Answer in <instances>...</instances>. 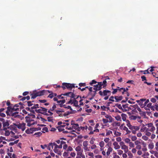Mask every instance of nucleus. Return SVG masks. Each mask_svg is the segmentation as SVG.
<instances>
[{"label":"nucleus","mask_w":158,"mask_h":158,"mask_svg":"<svg viewBox=\"0 0 158 158\" xmlns=\"http://www.w3.org/2000/svg\"><path fill=\"white\" fill-rule=\"evenodd\" d=\"M61 87L63 90H64L66 88L68 89H71L72 88H75V84H70L67 83H63Z\"/></svg>","instance_id":"nucleus-1"},{"label":"nucleus","mask_w":158,"mask_h":158,"mask_svg":"<svg viewBox=\"0 0 158 158\" xmlns=\"http://www.w3.org/2000/svg\"><path fill=\"white\" fill-rule=\"evenodd\" d=\"M47 109L46 108L40 106V109L35 110V111L38 113H40L43 114L45 112H47Z\"/></svg>","instance_id":"nucleus-2"},{"label":"nucleus","mask_w":158,"mask_h":158,"mask_svg":"<svg viewBox=\"0 0 158 158\" xmlns=\"http://www.w3.org/2000/svg\"><path fill=\"white\" fill-rule=\"evenodd\" d=\"M73 121H72L71 122V125H72V127H69V129L70 130H72L73 129L80 131V127L79 126V125L77 123H73L72 122Z\"/></svg>","instance_id":"nucleus-3"},{"label":"nucleus","mask_w":158,"mask_h":158,"mask_svg":"<svg viewBox=\"0 0 158 158\" xmlns=\"http://www.w3.org/2000/svg\"><path fill=\"white\" fill-rule=\"evenodd\" d=\"M98 93L101 96H106L111 94V91L109 90H105L103 92L99 91Z\"/></svg>","instance_id":"nucleus-4"},{"label":"nucleus","mask_w":158,"mask_h":158,"mask_svg":"<svg viewBox=\"0 0 158 158\" xmlns=\"http://www.w3.org/2000/svg\"><path fill=\"white\" fill-rule=\"evenodd\" d=\"M103 84L102 82H98V84L94 85V87L93 88L94 90L96 91L100 90L102 89V86Z\"/></svg>","instance_id":"nucleus-5"},{"label":"nucleus","mask_w":158,"mask_h":158,"mask_svg":"<svg viewBox=\"0 0 158 158\" xmlns=\"http://www.w3.org/2000/svg\"><path fill=\"white\" fill-rule=\"evenodd\" d=\"M139 128V126L132 125H131L129 128V129L132 131V133L134 134H136V131H138Z\"/></svg>","instance_id":"nucleus-6"},{"label":"nucleus","mask_w":158,"mask_h":158,"mask_svg":"<svg viewBox=\"0 0 158 158\" xmlns=\"http://www.w3.org/2000/svg\"><path fill=\"white\" fill-rule=\"evenodd\" d=\"M68 104H73V106H74L77 107H80V106L78 105V102L77 100H73L71 99L67 103Z\"/></svg>","instance_id":"nucleus-7"},{"label":"nucleus","mask_w":158,"mask_h":158,"mask_svg":"<svg viewBox=\"0 0 158 158\" xmlns=\"http://www.w3.org/2000/svg\"><path fill=\"white\" fill-rule=\"evenodd\" d=\"M26 123H19L17 124V127L19 129H21L23 131L25 129Z\"/></svg>","instance_id":"nucleus-8"},{"label":"nucleus","mask_w":158,"mask_h":158,"mask_svg":"<svg viewBox=\"0 0 158 158\" xmlns=\"http://www.w3.org/2000/svg\"><path fill=\"white\" fill-rule=\"evenodd\" d=\"M46 91H47L44 90L40 91H35V93L36 95H37V97L40 96L44 95V93Z\"/></svg>","instance_id":"nucleus-9"},{"label":"nucleus","mask_w":158,"mask_h":158,"mask_svg":"<svg viewBox=\"0 0 158 158\" xmlns=\"http://www.w3.org/2000/svg\"><path fill=\"white\" fill-rule=\"evenodd\" d=\"M46 91H47L44 90L40 91H35V93L36 95H37V97L40 96L44 95V93Z\"/></svg>","instance_id":"nucleus-10"},{"label":"nucleus","mask_w":158,"mask_h":158,"mask_svg":"<svg viewBox=\"0 0 158 158\" xmlns=\"http://www.w3.org/2000/svg\"><path fill=\"white\" fill-rule=\"evenodd\" d=\"M17 124L13 123L10 126L8 127V129H10L12 130H16L17 128Z\"/></svg>","instance_id":"nucleus-11"},{"label":"nucleus","mask_w":158,"mask_h":158,"mask_svg":"<svg viewBox=\"0 0 158 158\" xmlns=\"http://www.w3.org/2000/svg\"><path fill=\"white\" fill-rule=\"evenodd\" d=\"M63 96L70 97L71 98H74V94L72 92H68L63 94Z\"/></svg>","instance_id":"nucleus-12"},{"label":"nucleus","mask_w":158,"mask_h":158,"mask_svg":"<svg viewBox=\"0 0 158 158\" xmlns=\"http://www.w3.org/2000/svg\"><path fill=\"white\" fill-rule=\"evenodd\" d=\"M9 125V121L8 120H6V121L3 122V128H8V127Z\"/></svg>","instance_id":"nucleus-13"},{"label":"nucleus","mask_w":158,"mask_h":158,"mask_svg":"<svg viewBox=\"0 0 158 158\" xmlns=\"http://www.w3.org/2000/svg\"><path fill=\"white\" fill-rule=\"evenodd\" d=\"M114 98L116 100L115 102H118L123 99V97L122 96H115L114 97Z\"/></svg>","instance_id":"nucleus-14"},{"label":"nucleus","mask_w":158,"mask_h":158,"mask_svg":"<svg viewBox=\"0 0 158 158\" xmlns=\"http://www.w3.org/2000/svg\"><path fill=\"white\" fill-rule=\"evenodd\" d=\"M128 89L127 88H126V89L124 88H121L120 89H118L119 91H122V94H124V92H127L128 90Z\"/></svg>","instance_id":"nucleus-15"},{"label":"nucleus","mask_w":158,"mask_h":158,"mask_svg":"<svg viewBox=\"0 0 158 158\" xmlns=\"http://www.w3.org/2000/svg\"><path fill=\"white\" fill-rule=\"evenodd\" d=\"M121 148L122 149L124 150V152L125 153H127L128 151V147L125 145L121 147Z\"/></svg>","instance_id":"nucleus-16"},{"label":"nucleus","mask_w":158,"mask_h":158,"mask_svg":"<svg viewBox=\"0 0 158 158\" xmlns=\"http://www.w3.org/2000/svg\"><path fill=\"white\" fill-rule=\"evenodd\" d=\"M58 148L56 146L54 147V148L53 150L54 152L57 153L58 155H60L61 152L60 151H59L58 149Z\"/></svg>","instance_id":"nucleus-17"},{"label":"nucleus","mask_w":158,"mask_h":158,"mask_svg":"<svg viewBox=\"0 0 158 158\" xmlns=\"http://www.w3.org/2000/svg\"><path fill=\"white\" fill-rule=\"evenodd\" d=\"M3 130L5 132V136H8L10 135V132L9 131L7 130V128H3Z\"/></svg>","instance_id":"nucleus-18"},{"label":"nucleus","mask_w":158,"mask_h":158,"mask_svg":"<svg viewBox=\"0 0 158 158\" xmlns=\"http://www.w3.org/2000/svg\"><path fill=\"white\" fill-rule=\"evenodd\" d=\"M113 145L114 146V148L116 149H117L120 148V146L118 145V143L116 142H114L113 143Z\"/></svg>","instance_id":"nucleus-19"},{"label":"nucleus","mask_w":158,"mask_h":158,"mask_svg":"<svg viewBox=\"0 0 158 158\" xmlns=\"http://www.w3.org/2000/svg\"><path fill=\"white\" fill-rule=\"evenodd\" d=\"M41 129V128L40 127H33V128H30V130H31L32 131H38L39 130H40Z\"/></svg>","instance_id":"nucleus-20"},{"label":"nucleus","mask_w":158,"mask_h":158,"mask_svg":"<svg viewBox=\"0 0 158 158\" xmlns=\"http://www.w3.org/2000/svg\"><path fill=\"white\" fill-rule=\"evenodd\" d=\"M123 130L126 131V134H130L131 132V131L129 130L128 128L126 126H124L123 127Z\"/></svg>","instance_id":"nucleus-21"},{"label":"nucleus","mask_w":158,"mask_h":158,"mask_svg":"<svg viewBox=\"0 0 158 158\" xmlns=\"http://www.w3.org/2000/svg\"><path fill=\"white\" fill-rule=\"evenodd\" d=\"M152 128H147L146 127V131L153 132L156 130L155 127H152Z\"/></svg>","instance_id":"nucleus-22"},{"label":"nucleus","mask_w":158,"mask_h":158,"mask_svg":"<svg viewBox=\"0 0 158 158\" xmlns=\"http://www.w3.org/2000/svg\"><path fill=\"white\" fill-rule=\"evenodd\" d=\"M113 150V149L110 147H109L107 150V151L106 152V155L107 156H108L110 154V152H112Z\"/></svg>","instance_id":"nucleus-23"},{"label":"nucleus","mask_w":158,"mask_h":158,"mask_svg":"<svg viewBox=\"0 0 158 158\" xmlns=\"http://www.w3.org/2000/svg\"><path fill=\"white\" fill-rule=\"evenodd\" d=\"M19 112H16L14 113H12L11 114V116L14 117L15 118H16L18 117L19 115L18 114Z\"/></svg>","instance_id":"nucleus-24"},{"label":"nucleus","mask_w":158,"mask_h":158,"mask_svg":"<svg viewBox=\"0 0 158 158\" xmlns=\"http://www.w3.org/2000/svg\"><path fill=\"white\" fill-rule=\"evenodd\" d=\"M142 144L144 148H142V150L143 152H146L147 151V148H146V144L144 142L142 143Z\"/></svg>","instance_id":"nucleus-25"},{"label":"nucleus","mask_w":158,"mask_h":158,"mask_svg":"<svg viewBox=\"0 0 158 158\" xmlns=\"http://www.w3.org/2000/svg\"><path fill=\"white\" fill-rule=\"evenodd\" d=\"M105 117L106 118H108L109 119V122H112V118L111 116L109 114H106L105 115Z\"/></svg>","instance_id":"nucleus-26"},{"label":"nucleus","mask_w":158,"mask_h":158,"mask_svg":"<svg viewBox=\"0 0 158 158\" xmlns=\"http://www.w3.org/2000/svg\"><path fill=\"white\" fill-rule=\"evenodd\" d=\"M121 116L122 117V119L124 121H125L126 120H127L126 118L127 117V115L126 114L122 113L121 114Z\"/></svg>","instance_id":"nucleus-27"},{"label":"nucleus","mask_w":158,"mask_h":158,"mask_svg":"<svg viewBox=\"0 0 158 158\" xmlns=\"http://www.w3.org/2000/svg\"><path fill=\"white\" fill-rule=\"evenodd\" d=\"M30 96H31V98L33 99L37 97V95H36L35 93V91H34L33 93L30 94Z\"/></svg>","instance_id":"nucleus-28"},{"label":"nucleus","mask_w":158,"mask_h":158,"mask_svg":"<svg viewBox=\"0 0 158 158\" xmlns=\"http://www.w3.org/2000/svg\"><path fill=\"white\" fill-rule=\"evenodd\" d=\"M19 141V140H17L14 142H10L9 143V145L10 146L13 145L14 144L17 143Z\"/></svg>","instance_id":"nucleus-29"},{"label":"nucleus","mask_w":158,"mask_h":158,"mask_svg":"<svg viewBox=\"0 0 158 158\" xmlns=\"http://www.w3.org/2000/svg\"><path fill=\"white\" fill-rule=\"evenodd\" d=\"M129 118L131 120H135L137 118V116L133 115H131L129 116Z\"/></svg>","instance_id":"nucleus-30"},{"label":"nucleus","mask_w":158,"mask_h":158,"mask_svg":"<svg viewBox=\"0 0 158 158\" xmlns=\"http://www.w3.org/2000/svg\"><path fill=\"white\" fill-rule=\"evenodd\" d=\"M126 123L127 126L129 128L132 125L130 124V122L128 120H127L125 121Z\"/></svg>","instance_id":"nucleus-31"},{"label":"nucleus","mask_w":158,"mask_h":158,"mask_svg":"<svg viewBox=\"0 0 158 158\" xmlns=\"http://www.w3.org/2000/svg\"><path fill=\"white\" fill-rule=\"evenodd\" d=\"M146 126H147L149 128L151 127V128H152V127H155L153 126V124L151 123L146 124Z\"/></svg>","instance_id":"nucleus-32"},{"label":"nucleus","mask_w":158,"mask_h":158,"mask_svg":"<svg viewBox=\"0 0 158 158\" xmlns=\"http://www.w3.org/2000/svg\"><path fill=\"white\" fill-rule=\"evenodd\" d=\"M34 101H27V105L28 106H32L33 105V104L32 103L33 102H34Z\"/></svg>","instance_id":"nucleus-33"},{"label":"nucleus","mask_w":158,"mask_h":158,"mask_svg":"<svg viewBox=\"0 0 158 158\" xmlns=\"http://www.w3.org/2000/svg\"><path fill=\"white\" fill-rule=\"evenodd\" d=\"M115 106L117 107L119 109L122 110L123 111V109L120 104L117 103L115 104Z\"/></svg>","instance_id":"nucleus-34"},{"label":"nucleus","mask_w":158,"mask_h":158,"mask_svg":"<svg viewBox=\"0 0 158 158\" xmlns=\"http://www.w3.org/2000/svg\"><path fill=\"white\" fill-rule=\"evenodd\" d=\"M42 134V133L41 132H38L35 133L34 134V135H36L37 137L40 136Z\"/></svg>","instance_id":"nucleus-35"},{"label":"nucleus","mask_w":158,"mask_h":158,"mask_svg":"<svg viewBox=\"0 0 158 158\" xmlns=\"http://www.w3.org/2000/svg\"><path fill=\"white\" fill-rule=\"evenodd\" d=\"M32 132L33 131H31V130H30V128L29 129H28L25 131V132L27 134H32Z\"/></svg>","instance_id":"nucleus-36"},{"label":"nucleus","mask_w":158,"mask_h":158,"mask_svg":"<svg viewBox=\"0 0 158 158\" xmlns=\"http://www.w3.org/2000/svg\"><path fill=\"white\" fill-rule=\"evenodd\" d=\"M65 99H63L62 100H58L57 103L59 104L61 103H64L65 102Z\"/></svg>","instance_id":"nucleus-37"},{"label":"nucleus","mask_w":158,"mask_h":158,"mask_svg":"<svg viewBox=\"0 0 158 158\" xmlns=\"http://www.w3.org/2000/svg\"><path fill=\"white\" fill-rule=\"evenodd\" d=\"M148 148L151 149H152L154 147V145L153 143H150L148 145Z\"/></svg>","instance_id":"nucleus-38"},{"label":"nucleus","mask_w":158,"mask_h":158,"mask_svg":"<svg viewBox=\"0 0 158 158\" xmlns=\"http://www.w3.org/2000/svg\"><path fill=\"white\" fill-rule=\"evenodd\" d=\"M88 144V141L86 140L84 141L83 143V145L84 147L87 146Z\"/></svg>","instance_id":"nucleus-39"},{"label":"nucleus","mask_w":158,"mask_h":158,"mask_svg":"<svg viewBox=\"0 0 158 158\" xmlns=\"http://www.w3.org/2000/svg\"><path fill=\"white\" fill-rule=\"evenodd\" d=\"M97 83V82L95 81V80H94L92 81L89 83V84L91 85H93L94 84H95Z\"/></svg>","instance_id":"nucleus-40"},{"label":"nucleus","mask_w":158,"mask_h":158,"mask_svg":"<svg viewBox=\"0 0 158 158\" xmlns=\"http://www.w3.org/2000/svg\"><path fill=\"white\" fill-rule=\"evenodd\" d=\"M81 147L78 146H77L76 148H75V150L77 152H80L81 151Z\"/></svg>","instance_id":"nucleus-41"},{"label":"nucleus","mask_w":158,"mask_h":158,"mask_svg":"<svg viewBox=\"0 0 158 158\" xmlns=\"http://www.w3.org/2000/svg\"><path fill=\"white\" fill-rule=\"evenodd\" d=\"M129 144V146L131 148H134L135 147L134 143L131 142H130Z\"/></svg>","instance_id":"nucleus-42"},{"label":"nucleus","mask_w":158,"mask_h":158,"mask_svg":"<svg viewBox=\"0 0 158 158\" xmlns=\"http://www.w3.org/2000/svg\"><path fill=\"white\" fill-rule=\"evenodd\" d=\"M105 145L104 142L103 141H101L99 143V145L101 148L103 147Z\"/></svg>","instance_id":"nucleus-43"},{"label":"nucleus","mask_w":158,"mask_h":158,"mask_svg":"<svg viewBox=\"0 0 158 158\" xmlns=\"http://www.w3.org/2000/svg\"><path fill=\"white\" fill-rule=\"evenodd\" d=\"M56 108V106L55 104H54L52 106V108L50 109V110L51 111H53Z\"/></svg>","instance_id":"nucleus-44"},{"label":"nucleus","mask_w":158,"mask_h":158,"mask_svg":"<svg viewBox=\"0 0 158 158\" xmlns=\"http://www.w3.org/2000/svg\"><path fill=\"white\" fill-rule=\"evenodd\" d=\"M92 88H93L92 87H89V92L88 94V96H89V95H91V92H92L93 91Z\"/></svg>","instance_id":"nucleus-45"},{"label":"nucleus","mask_w":158,"mask_h":158,"mask_svg":"<svg viewBox=\"0 0 158 158\" xmlns=\"http://www.w3.org/2000/svg\"><path fill=\"white\" fill-rule=\"evenodd\" d=\"M146 100V99L145 98H141L139 100H136V102L139 104V103L140 101L144 102Z\"/></svg>","instance_id":"nucleus-46"},{"label":"nucleus","mask_w":158,"mask_h":158,"mask_svg":"<svg viewBox=\"0 0 158 158\" xmlns=\"http://www.w3.org/2000/svg\"><path fill=\"white\" fill-rule=\"evenodd\" d=\"M142 138L145 141H147L148 139V138L146 135H143L142 136Z\"/></svg>","instance_id":"nucleus-47"},{"label":"nucleus","mask_w":158,"mask_h":158,"mask_svg":"<svg viewBox=\"0 0 158 158\" xmlns=\"http://www.w3.org/2000/svg\"><path fill=\"white\" fill-rule=\"evenodd\" d=\"M12 106H9L7 108V110H8L11 112V113H12V108L13 107H11Z\"/></svg>","instance_id":"nucleus-48"},{"label":"nucleus","mask_w":158,"mask_h":158,"mask_svg":"<svg viewBox=\"0 0 158 158\" xmlns=\"http://www.w3.org/2000/svg\"><path fill=\"white\" fill-rule=\"evenodd\" d=\"M145 135L148 136H149L151 135V133L149 131H145Z\"/></svg>","instance_id":"nucleus-49"},{"label":"nucleus","mask_w":158,"mask_h":158,"mask_svg":"<svg viewBox=\"0 0 158 158\" xmlns=\"http://www.w3.org/2000/svg\"><path fill=\"white\" fill-rule=\"evenodd\" d=\"M69 153L68 152H65L63 154V156L64 157H68L69 156Z\"/></svg>","instance_id":"nucleus-50"},{"label":"nucleus","mask_w":158,"mask_h":158,"mask_svg":"<svg viewBox=\"0 0 158 158\" xmlns=\"http://www.w3.org/2000/svg\"><path fill=\"white\" fill-rule=\"evenodd\" d=\"M112 89H113V91L112 92V93L113 94H115L117 92L118 90V89H114L113 88H112Z\"/></svg>","instance_id":"nucleus-51"},{"label":"nucleus","mask_w":158,"mask_h":158,"mask_svg":"<svg viewBox=\"0 0 158 158\" xmlns=\"http://www.w3.org/2000/svg\"><path fill=\"white\" fill-rule=\"evenodd\" d=\"M137 139V138L136 136H132L131 138V139L132 141H136V140Z\"/></svg>","instance_id":"nucleus-52"},{"label":"nucleus","mask_w":158,"mask_h":158,"mask_svg":"<svg viewBox=\"0 0 158 158\" xmlns=\"http://www.w3.org/2000/svg\"><path fill=\"white\" fill-rule=\"evenodd\" d=\"M86 85V83H80L79 84V85L80 87L82 86H85Z\"/></svg>","instance_id":"nucleus-53"},{"label":"nucleus","mask_w":158,"mask_h":158,"mask_svg":"<svg viewBox=\"0 0 158 158\" xmlns=\"http://www.w3.org/2000/svg\"><path fill=\"white\" fill-rule=\"evenodd\" d=\"M62 95L63 96V94H61L60 95H57V97L59 99H63L64 97L62 96Z\"/></svg>","instance_id":"nucleus-54"},{"label":"nucleus","mask_w":158,"mask_h":158,"mask_svg":"<svg viewBox=\"0 0 158 158\" xmlns=\"http://www.w3.org/2000/svg\"><path fill=\"white\" fill-rule=\"evenodd\" d=\"M53 117H49L47 118L48 121L49 122H52L53 121Z\"/></svg>","instance_id":"nucleus-55"},{"label":"nucleus","mask_w":158,"mask_h":158,"mask_svg":"<svg viewBox=\"0 0 158 158\" xmlns=\"http://www.w3.org/2000/svg\"><path fill=\"white\" fill-rule=\"evenodd\" d=\"M115 119L117 121H121V118L119 115L115 117Z\"/></svg>","instance_id":"nucleus-56"},{"label":"nucleus","mask_w":158,"mask_h":158,"mask_svg":"<svg viewBox=\"0 0 158 158\" xmlns=\"http://www.w3.org/2000/svg\"><path fill=\"white\" fill-rule=\"evenodd\" d=\"M146 127H144L143 128H141L140 129V131L142 132H144L146 131Z\"/></svg>","instance_id":"nucleus-57"},{"label":"nucleus","mask_w":158,"mask_h":158,"mask_svg":"<svg viewBox=\"0 0 158 158\" xmlns=\"http://www.w3.org/2000/svg\"><path fill=\"white\" fill-rule=\"evenodd\" d=\"M135 107H136V108H137V110L139 111L140 112H141V109L138 106V105L137 104H136L135 105Z\"/></svg>","instance_id":"nucleus-58"},{"label":"nucleus","mask_w":158,"mask_h":158,"mask_svg":"<svg viewBox=\"0 0 158 158\" xmlns=\"http://www.w3.org/2000/svg\"><path fill=\"white\" fill-rule=\"evenodd\" d=\"M135 145L137 146L141 144V142L138 140H136L135 142Z\"/></svg>","instance_id":"nucleus-59"},{"label":"nucleus","mask_w":158,"mask_h":158,"mask_svg":"<svg viewBox=\"0 0 158 158\" xmlns=\"http://www.w3.org/2000/svg\"><path fill=\"white\" fill-rule=\"evenodd\" d=\"M128 155L129 156L130 158H132L133 156L132 154L130 151H129L127 153Z\"/></svg>","instance_id":"nucleus-60"},{"label":"nucleus","mask_w":158,"mask_h":158,"mask_svg":"<svg viewBox=\"0 0 158 158\" xmlns=\"http://www.w3.org/2000/svg\"><path fill=\"white\" fill-rule=\"evenodd\" d=\"M125 142L127 143H129L131 141L130 139L128 138H126L124 140Z\"/></svg>","instance_id":"nucleus-61"},{"label":"nucleus","mask_w":158,"mask_h":158,"mask_svg":"<svg viewBox=\"0 0 158 158\" xmlns=\"http://www.w3.org/2000/svg\"><path fill=\"white\" fill-rule=\"evenodd\" d=\"M143 102L140 101L139 103V105L141 107V108H143L144 107V105H143Z\"/></svg>","instance_id":"nucleus-62"},{"label":"nucleus","mask_w":158,"mask_h":158,"mask_svg":"<svg viewBox=\"0 0 158 158\" xmlns=\"http://www.w3.org/2000/svg\"><path fill=\"white\" fill-rule=\"evenodd\" d=\"M112 132L110 130L108 131L106 133V136H108L110 135V134H112Z\"/></svg>","instance_id":"nucleus-63"},{"label":"nucleus","mask_w":158,"mask_h":158,"mask_svg":"<svg viewBox=\"0 0 158 158\" xmlns=\"http://www.w3.org/2000/svg\"><path fill=\"white\" fill-rule=\"evenodd\" d=\"M102 120L104 124L106 123L109 122L108 119L105 118H103Z\"/></svg>","instance_id":"nucleus-64"}]
</instances>
